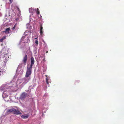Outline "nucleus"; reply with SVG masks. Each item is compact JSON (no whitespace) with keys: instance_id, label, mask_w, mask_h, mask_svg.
<instances>
[{"instance_id":"412c9836","label":"nucleus","mask_w":124,"mask_h":124,"mask_svg":"<svg viewBox=\"0 0 124 124\" xmlns=\"http://www.w3.org/2000/svg\"><path fill=\"white\" fill-rule=\"evenodd\" d=\"M35 39H37V38H35Z\"/></svg>"},{"instance_id":"9b49d317","label":"nucleus","mask_w":124,"mask_h":124,"mask_svg":"<svg viewBox=\"0 0 124 124\" xmlns=\"http://www.w3.org/2000/svg\"><path fill=\"white\" fill-rule=\"evenodd\" d=\"M6 49H3L2 50L1 53H3L4 55H6L8 53L7 51V52H5V51H6Z\"/></svg>"},{"instance_id":"2eb2a0df","label":"nucleus","mask_w":124,"mask_h":124,"mask_svg":"<svg viewBox=\"0 0 124 124\" xmlns=\"http://www.w3.org/2000/svg\"><path fill=\"white\" fill-rule=\"evenodd\" d=\"M49 79V78H48L47 77L46 78V83L48 85H49V82L48 81V80Z\"/></svg>"},{"instance_id":"6e6552de","label":"nucleus","mask_w":124,"mask_h":124,"mask_svg":"<svg viewBox=\"0 0 124 124\" xmlns=\"http://www.w3.org/2000/svg\"><path fill=\"white\" fill-rule=\"evenodd\" d=\"M10 31V28H6L5 29V30L3 31V32L5 33H6L8 34L9 33V31Z\"/></svg>"},{"instance_id":"aec40b11","label":"nucleus","mask_w":124,"mask_h":124,"mask_svg":"<svg viewBox=\"0 0 124 124\" xmlns=\"http://www.w3.org/2000/svg\"><path fill=\"white\" fill-rule=\"evenodd\" d=\"M10 2V3H11L12 1H13V0H9Z\"/></svg>"},{"instance_id":"4468645a","label":"nucleus","mask_w":124,"mask_h":124,"mask_svg":"<svg viewBox=\"0 0 124 124\" xmlns=\"http://www.w3.org/2000/svg\"><path fill=\"white\" fill-rule=\"evenodd\" d=\"M29 11L31 13H32L34 11V9L32 8H30L29 9Z\"/></svg>"},{"instance_id":"f257e3e1","label":"nucleus","mask_w":124,"mask_h":124,"mask_svg":"<svg viewBox=\"0 0 124 124\" xmlns=\"http://www.w3.org/2000/svg\"><path fill=\"white\" fill-rule=\"evenodd\" d=\"M32 71V68L30 67H27L26 74L25 75V78L29 77L31 74Z\"/></svg>"},{"instance_id":"b1692460","label":"nucleus","mask_w":124,"mask_h":124,"mask_svg":"<svg viewBox=\"0 0 124 124\" xmlns=\"http://www.w3.org/2000/svg\"><path fill=\"white\" fill-rule=\"evenodd\" d=\"M4 62H5V61H4Z\"/></svg>"},{"instance_id":"5701e85b","label":"nucleus","mask_w":124,"mask_h":124,"mask_svg":"<svg viewBox=\"0 0 124 124\" xmlns=\"http://www.w3.org/2000/svg\"><path fill=\"white\" fill-rule=\"evenodd\" d=\"M6 61L7 62V60H6Z\"/></svg>"},{"instance_id":"a211bd4d","label":"nucleus","mask_w":124,"mask_h":124,"mask_svg":"<svg viewBox=\"0 0 124 124\" xmlns=\"http://www.w3.org/2000/svg\"><path fill=\"white\" fill-rule=\"evenodd\" d=\"M16 24H15V25H14V26L12 28V29L13 30H14L15 29Z\"/></svg>"},{"instance_id":"ddd939ff","label":"nucleus","mask_w":124,"mask_h":124,"mask_svg":"<svg viewBox=\"0 0 124 124\" xmlns=\"http://www.w3.org/2000/svg\"><path fill=\"white\" fill-rule=\"evenodd\" d=\"M6 38V36L3 37L1 39H0V42H3V40L5 39Z\"/></svg>"},{"instance_id":"dca6fc26","label":"nucleus","mask_w":124,"mask_h":124,"mask_svg":"<svg viewBox=\"0 0 124 124\" xmlns=\"http://www.w3.org/2000/svg\"><path fill=\"white\" fill-rule=\"evenodd\" d=\"M39 9L38 8H37V13L38 14V15H39Z\"/></svg>"},{"instance_id":"393cba45","label":"nucleus","mask_w":124,"mask_h":124,"mask_svg":"<svg viewBox=\"0 0 124 124\" xmlns=\"http://www.w3.org/2000/svg\"><path fill=\"white\" fill-rule=\"evenodd\" d=\"M0 53H1V52H0Z\"/></svg>"},{"instance_id":"4be33fe9","label":"nucleus","mask_w":124,"mask_h":124,"mask_svg":"<svg viewBox=\"0 0 124 124\" xmlns=\"http://www.w3.org/2000/svg\"><path fill=\"white\" fill-rule=\"evenodd\" d=\"M28 91V90H27L26 91V92H27Z\"/></svg>"},{"instance_id":"423d86ee","label":"nucleus","mask_w":124,"mask_h":124,"mask_svg":"<svg viewBox=\"0 0 124 124\" xmlns=\"http://www.w3.org/2000/svg\"><path fill=\"white\" fill-rule=\"evenodd\" d=\"M14 114L18 115L21 114V113L19 110H16V109H15V111L13 112Z\"/></svg>"},{"instance_id":"0eeeda50","label":"nucleus","mask_w":124,"mask_h":124,"mask_svg":"<svg viewBox=\"0 0 124 124\" xmlns=\"http://www.w3.org/2000/svg\"><path fill=\"white\" fill-rule=\"evenodd\" d=\"M43 27H42V24L41 23L40 24V34L41 35H42L43 33Z\"/></svg>"},{"instance_id":"f8f14e48","label":"nucleus","mask_w":124,"mask_h":124,"mask_svg":"<svg viewBox=\"0 0 124 124\" xmlns=\"http://www.w3.org/2000/svg\"><path fill=\"white\" fill-rule=\"evenodd\" d=\"M29 116L28 115H22L21 116V117L23 118L26 119Z\"/></svg>"},{"instance_id":"7ed1b4c3","label":"nucleus","mask_w":124,"mask_h":124,"mask_svg":"<svg viewBox=\"0 0 124 124\" xmlns=\"http://www.w3.org/2000/svg\"><path fill=\"white\" fill-rule=\"evenodd\" d=\"M27 56L26 54H25V56L23 57L22 62L25 65H26V62L27 60Z\"/></svg>"},{"instance_id":"20e7f679","label":"nucleus","mask_w":124,"mask_h":124,"mask_svg":"<svg viewBox=\"0 0 124 124\" xmlns=\"http://www.w3.org/2000/svg\"><path fill=\"white\" fill-rule=\"evenodd\" d=\"M31 62L30 67L32 68V66L34 63V58L33 57H32L31 58Z\"/></svg>"},{"instance_id":"f3484780","label":"nucleus","mask_w":124,"mask_h":124,"mask_svg":"<svg viewBox=\"0 0 124 124\" xmlns=\"http://www.w3.org/2000/svg\"><path fill=\"white\" fill-rule=\"evenodd\" d=\"M2 74V70L0 68V75H1V74Z\"/></svg>"},{"instance_id":"39448f33","label":"nucleus","mask_w":124,"mask_h":124,"mask_svg":"<svg viewBox=\"0 0 124 124\" xmlns=\"http://www.w3.org/2000/svg\"><path fill=\"white\" fill-rule=\"evenodd\" d=\"M27 94L25 92L23 93L21 95V98L22 100H23L26 97Z\"/></svg>"},{"instance_id":"1a4fd4ad","label":"nucleus","mask_w":124,"mask_h":124,"mask_svg":"<svg viewBox=\"0 0 124 124\" xmlns=\"http://www.w3.org/2000/svg\"><path fill=\"white\" fill-rule=\"evenodd\" d=\"M15 111V109L12 108L8 110L7 111V112L8 113H10L13 112H14V111Z\"/></svg>"},{"instance_id":"9d476101","label":"nucleus","mask_w":124,"mask_h":124,"mask_svg":"<svg viewBox=\"0 0 124 124\" xmlns=\"http://www.w3.org/2000/svg\"><path fill=\"white\" fill-rule=\"evenodd\" d=\"M24 78L25 81L24 83L25 82L26 83L30 80L31 78L30 77H29L28 78Z\"/></svg>"},{"instance_id":"f03ea898","label":"nucleus","mask_w":124,"mask_h":124,"mask_svg":"<svg viewBox=\"0 0 124 124\" xmlns=\"http://www.w3.org/2000/svg\"><path fill=\"white\" fill-rule=\"evenodd\" d=\"M9 92L8 90H6L3 92L2 94V96L3 98L8 97L9 95Z\"/></svg>"},{"instance_id":"6ab92c4d","label":"nucleus","mask_w":124,"mask_h":124,"mask_svg":"<svg viewBox=\"0 0 124 124\" xmlns=\"http://www.w3.org/2000/svg\"><path fill=\"white\" fill-rule=\"evenodd\" d=\"M35 43L36 44L38 45V40H36L35 41Z\"/></svg>"}]
</instances>
